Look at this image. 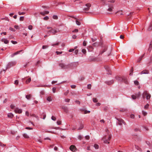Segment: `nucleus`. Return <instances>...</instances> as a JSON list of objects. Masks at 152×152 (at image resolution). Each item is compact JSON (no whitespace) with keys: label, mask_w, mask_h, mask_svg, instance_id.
Segmentation results:
<instances>
[{"label":"nucleus","mask_w":152,"mask_h":152,"mask_svg":"<svg viewBox=\"0 0 152 152\" xmlns=\"http://www.w3.org/2000/svg\"><path fill=\"white\" fill-rule=\"evenodd\" d=\"M85 137L86 139L87 140H88L90 138V137L88 135L86 136Z\"/></svg>","instance_id":"nucleus-54"},{"label":"nucleus","mask_w":152,"mask_h":152,"mask_svg":"<svg viewBox=\"0 0 152 152\" xmlns=\"http://www.w3.org/2000/svg\"><path fill=\"white\" fill-rule=\"evenodd\" d=\"M31 95L30 94L27 95L26 96V98L28 99H29L31 98Z\"/></svg>","instance_id":"nucleus-27"},{"label":"nucleus","mask_w":152,"mask_h":152,"mask_svg":"<svg viewBox=\"0 0 152 152\" xmlns=\"http://www.w3.org/2000/svg\"><path fill=\"white\" fill-rule=\"evenodd\" d=\"M25 14V12H18V14L19 15H24Z\"/></svg>","instance_id":"nucleus-33"},{"label":"nucleus","mask_w":152,"mask_h":152,"mask_svg":"<svg viewBox=\"0 0 152 152\" xmlns=\"http://www.w3.org/2000/svg\"><path fill=\"white\" fill-rule=\"evenodd\" d=\"M149 73V72L148 71L146 70H144L142 71L140 73V74L142 75V74H148Z\"/></svg>","instance_id":"nucleus-14"},{"label":"nucleus","mask_w":152,"mask_h":152,"mask_svg":"<svg viewBox=\"0 0 152 152\" xmlns=\"http://www.w3.org/2000/svg\"><path fill=\"white\" fill-rule=\"evenodd\" d=\"M134 83L136 85H138L139 84V82L137 80H135L134 82Z\"/></svg>","instance_id":"nucleus-40"},{"label":"nucleus","mask_w":152,"mask_h":152,"mask_svg":"<svg viewBox=\"0 0 152 152\" xmlns=\"http://www.w3.org/2000/svg\"><path fill=\"white\" fill-rule=\"evenodd\" d=\"M99 44L97 42H95L92 44V45L93 46L97 47L98 46Z\"/></svg>","instance_id":"nucleus-25"},{"label":"nucleus","mask_w":152,"mask_h":152,"mask_svg":"<svg viewBox=\"0 0 152 152\" xmlns=\"http://www.w3.org/2000/svg\"><path fill=\"white\" fill-rule=\"evenodd\" d=\"M86 6L87 7H86L84 9V10H89V8L91 7V4H90L88 3L86 4Z\"/></svg>","instance_id":"nucleus-13"},{"label":"nucleus","mask_w":152,"mask_h":152,"mask_svg":"<svg viewBox=\"0 0 152 152\" xmlns=\"http://www.w3.org/2000/svg\"><path fill=\"white\" fill-rule=\"evenodd\" d=\"M108 8L107 9V10L108 11L107 13L108 14H111L113 11V5L112 4H110L108 5Z\"/></svg>","instance_id":"nucleus-6"},{"label":"nucleus","mask_w":152,"mask_h":152,"mask_svg":"<svg viewBox=\"0 0 152 152\" xmlns=\"http://www.w3.org/2000/svg\"><path fill=\"white\" fill-rule=\"evenodd\" d=\"M53 18L55 19H57L58 18V16L56 15H54L53 16Z\"/></svg>","instance_id":"nucleus-35"},{"label":"nucleus","mask_w":152,"mask_h":152,"mask_svg":"<svg viewBox=\"0 0 152 152\" xmlns=\"http://www.w3.org/2000/svg\"><path fill=\"white\" fill-rule=\"evenodd\" d=\"M86 41H84L83 43V45L84 46H86Z\"/></svg>","instance_id":"nucleus-60"},{"label":"nucleus","mask_w":152,"mask_h":152,"mask_svg":"<svg viewBox=\"0 0 152 152\" xmlns=\"http://www.w3.org/2000/svg\"><path fill=\"white\" fill-rule=\"evenodd\" d=\"M118 13L120 15H123V13L122 11H118L117 12H116V13Z\"/></svg>","instance_id":"nucleus-31"},{"label":"nucleus","mask_w":152,"mask_h":152,"mask_svg":"<svg viewBox=\"0 0 152 152\" xmlns=\"http://www.w3.org/2000/svg\"><path fill=\"white\" fill-rule=\"evenodd\" d=\"M149 104H147L146 105L144 106V108L145 110H147L148 108Z\"/></svg>","instance_id":"nucleus-24"},{"label":"nucleus","mask_w":152,"mask_h":152,"mask_svg":"<svg viewBox=\"0 0 152 152\" xmlns=\"http://www.w3.org/2000/svg\"><path fill=\"white\" fill-rule=\"evenodd\" d=\"M77 138L79 139L80 140L82 138V137L81 135H79V136H78Z\"/></svg>","instance_id":"nucleus-64"},{"label":"nucleus","mask_w":152,"mask_h":152,"mask_svg":"<svg viewBox=\"0 0 152 152\" xmlns=\"http://www.w3.org/2000/svg\"><path fill=\"white\" fill-rule=\"evenodd\" d=\"M91 85L90 84H88L87 85V88H88L89 89H90L91 88Z\"/></svg>","instance_id":"nucleus-45"},{"label":"nucleus","mask_w":152,"mask_h":152,"mask_svg":"<svg viewBox=\"0 0 152 152\" xmlns=\"http://www.w3.org/2000/svg\"><path fill=\"white\" fill-rule=\"evenodd\" d=\"M16 62L15 61H11L6 66L5 69H3L4 71H5L7 68H9L12 66L16 64Z\"/></svg>","instance_id":"nucleus-3"},{"label":"nucleus","mask_w":152,"mask_h":152,"mask_svg":"<svg viewBox=\"0 0 152 152\" xmlns=\"http://www.w3.org/2000/svg\"><path fill=\"white\" fill-rule=\"evenodd\" d=\"M152 29V21L150 24V26L148 28V31H151Z\"/></svg>","instance_id":"nucleus-18"},{"label":"nucleus","mask_w":152,"mask_h":152,"mask_svg":"<svg viewBox=\"0 0 152 152\" xmlns=\"http://www.w3.org/2000/svg\"><path fill=\"white\" fill-rule=\"evenodd\" d=\"M132 98L133 99H136V96L134 95H132Z\"/></svg>","instance_id":"nucleus-42"},{"label":"nucleus","mask_w":152,"mask_h":152,"mask_svg":"<svg viewBox=\"0 0 152 152\" xmlns=\"http://www.w3.org/2000/svg\"><path fill=\"white\" fill-rule=\"evenodd\" d=\"M33 28V26L32 25H30L28 26V28L30 30H31Z\"/></svg>","instance_id":"nucleus-36"},{"label":"nucleus","mask_w":152,"mask_h":152,"mask_svg":"<svg viewBox=\"0 0 152 152\" xmlns=\"http://www.w3.org/2000/svg\"><path fill=\"white\" fill-rule=\"evenodd\" d=\"M49 13V12L48 11H45L43 12H40V13L41 15H45V14H48Z\"/></svg>","instance_id":"nucleus-15"},{"label":"nucleus","mask_w":152,"mask_h":152,"mask_svg":"<svg viewBox=\"0 0 152 152\" xmlns=\"http://www.w3.org/2000/svg\"><path fill=\"white\" fill-rule=\"evenodd\" d=\"M62 108L64 110V112H67L68 111L67 107L64 106L62 107Z\"/></svg>","instance_id":"nucleus-16"},{"label":"nucleus","mask_w":152,"mask_h":152,"mask_svg":"<svg viewBox=\"0 0 152 152\" xmlns=\"http://www.w3.org/2000/svg\"><path fill=\"white\" fill-rule=\"evenodd\" d=\"M93 101L94 103H96L98 102V100L96 98H93Z\"/></svg>","instance_id":"nucleus-30"},{"label":"nucleus","mask_w":152,"mask_h":152,"mask_svg":"<svg viewBox=\"0 0 152 152\" xmlns=\"http://www.w3.org/2000/svg\"><path fill=\"white\" fill-rule=\"evenodd\" d=\"M134 117H135V116L134 114H132L131 115H130V117L134 119Z\"/></svg>","instance_id":"nucleus-44"},{"label":"nucleus","mask_w":152,"mask_h":152,"mask_svg":"<svg viewBox=\"0 0 152 152\" xmlns=\"http://www.w3.org/2000/svg\"><path fill=\"white\" fill-rule=\"evenodd\" d=\"M140 92H139L138 93L136 94V98H139L140 96Z\"/></svg>","instance_id":"nucleus-43"},{"label":"nucleus","mask_w":152,"mask_h":152,"mask_svg":"<svg viewBox=\"0 0 152 152\" xmlns=\"http://www.w3.org/2000/svg\"><path fill=\"white\" fill-rule=\"evenodd\" d=\"M114 82V80H112L110 81H107L105 82V83L108 85H111L113 84Z\"/></svg>","instance_id":"nucleus-8"},{"label":"nucleus","mask_w":152,"mask_h":152,"mask_svg":"<svg viewBox=\"0 0 152 152\" xmlns=\"http://www.w3.org/2000/svg\"><path fill=\"white\" fill-rule=\"evenodd\" d=\"M59 44V43L58 42H56L54 44H51V45L52 46H54L55 45H58Z\"/></svg>","instance_id":"nucleus-34"},{"label":"nucleus","mask_w":152,"mask_h":152,"mask_svg":"<svg viewBox=\"0 0 152 152\" xmlns=\"http://www.w3.org/2000/svg\"><path fill=\"white\" fill-rule=\"evenodd\" d=\"M82 51L83 53H84V54H85L86 53V50L85 49H82Z\"/></svg>","instance_id":"nucleus-59"},{"label":"nucleus","mask_w":152,"mask_h":152,"mask_svg":"<svg viewBox=\"0 0 152 152\" xmlns=\"http://www.w3.org/2000/svg\"><path fill=\"white\" fill-rule=\"evenodd\" d=\"M59 30L56 28H51V29L49 30L47 32L48 33L52 34L53 35L55 34L56 33L58 32Z\"/></svg>","instance_id":"nucleus-5"},{"label":"nucleus","mask_w":152,"mask_h":152,"mask_svg":"<svg viewBox=\"0 0 152 152\" xmlns=\"http://www.w3.org/2000/svg\"><path fill=\"white\" fill-rule=\"evenodd\" d=\"M76 24L77 25L79 26L80 25V22H79V21H78V20H76Z\"/></svg>","instance_id":"nucleus-37"},{"label":"nucleus","mask_w":152,"mask_h":152,"mask_svg":"<svg viewBox=\"0 0 152 152\" xmlns=\"http://www.w3.org/2000/svg\"><path fill=\"white\" fill-rule=\"evenodd\" d=\"M56 53L57 55H60L62 53V52H59L58 51H56Z\"/></svg>","instance_id":"nucleus-39"},{"label":"nucleus","mask_w":152,"mask_h":152,"mask_svg":"<svg viewBox=\"0 0 152 152\" xmlns=\"http://www.w3.org/2000/svg\"><path fill=\"white\" fill-rule=\"evenodd\" d=\"M23 137H24L25 138H27L29 137L26 134L24 133L23 134Z\"/></svg>","instance_id":"nucleus-28"},{"label":"nucleus","mask_w":152,"mask_h":152,"mask_svg":"<svg viewBox=\"0 0 152 152\" xmlns=\"http://www.w3.org/2000/svg\"><path fill=\"white\" fill-rule=\"evenodd\" d=\"M10 107L11 109H13L15 107V106L13 104H12L10 105Z\"/></svg>","instance_id":"nucleus-61"},{"label":"nucleus","mask_w":152,"mask_h":152,"mask_svg":"<svg viewBox=\"0 0 152 152\" xmlns=\"http://www.w3.org/2000/svg\"><path fill=\"white\" fill-rule=\"evenodd\" d=\"M56 88H55V87L53 88L52 90H53V93H54L56 92Z\"/></svg>","instance_id":"nucleus-55"},{"label":"nucleus","mask_w":152,"mask_h":152,"mask_svg":"<svg viewBox=\"0 0 152 152\" xmlns=\"http://www.w3.org/2000/svg\"><path fill=\"white\" fill-rule=\"evenodd\" d=\"M75 148V145H71L70 146V147L69 148V149L72 151H74V149Z\"/></svg>","instance_id":"nucleus-17"},{"label":"nucleus","mask_w":152,"mask_h":152,"mask_svg":"<svg viewBox=\"0 0 152 152\" xmlns=\"http://www.w3.org/2000/svg\"><path fill=\"white\" fill-rule=\"evenodd\" d=\"M69 92V91L68 90H67L64 93V94L66 96L68 94Z\"/></svg>","instance_id":"nucleus-58"},{"label":"nucleus","mask_w":152,"mask_h":152,"mask_svg":"<svg viewBox=\"0 0 152 152\" xmlns=\"http://www.w3.org/2000/svg\"><path fill=\"white\" fill-rule=\"evenodd\" d=\"M18 80H16L15 81V83H14V84L16 85H18Z\"/></svg>","instance_id":"nucleus-46"},{"label":"nucleus","mask_w":152,"mask_h":152,"mask_svg":"<svg viewBox=\"0 0 152 152\" xmlns=\"http://www.w3.org/2000/svg\"><path fill=\"white\" fill-rule=\"evenodd\" d=\"M94 147L96 149H98L99 148V146L96 144H95L94 145Z\"/></svg>","instance_id":"nucleus-32"},{"label":"nucleus","mask_w":152,"mask_h":152,"mask_svg":"<svg viewBox=\"0 0 152 152\" xmlns=\"http://www.w3.org/2000/svg\"><path fill=\"white\" fill-rule=\"evenodd\" d=\"M11 42L14 44H16L17 43V42L16 41H14L13 40L11 41Z\"/></svg>","instance_id":"nucleus-57"},{"label":"nucleus","mask_w":152,"mask_h":152,"mask_svg":"<svg viewBox=\"0 0 152 152\" xmlns=\"http://www.w3.org/2000/svg\"><path fill=\"white\" fill-rule=\"evenodd\" d=\"M70 99H65V101L66 102H69Z\"/></svg>","instance_id":"nucleus-56"},{"label":"nucleus","mask_w":152,"mask_h":152,"mask_svg":"<svg viewBox=\"0 0 152 152\" xmlns=\"http://www.w3.org/2000/svg\"><path fill=\"white\" fill-rule=\"evenodd\" d=\"M90 112V111H87V110H85L84 111V114L88 113Z\"/></svg>","instance_id":"nucleus-48"},{"label":"nucleus","mask_w":152,"mask_h":152,"mask_svg":"<svg viewBox=\"0 0 152 152\" xmlns=\"http://www.w3.org/2000/svg\"><path fill=\"white\" fill-rule=\"evenodd\" d=\"M22 51V50H20V51H17V52H16L15 53V55H17L18 54H19V53L21 52V51Z\"/></svg>","instance_id":"nucleus-49"},{"label":"nucleus","mask_w":152,"mask_h":152,"mask_svg":"<svg viewBox=\"0 0 152 152\" xmlns=\"http://www.w3.org/2000/svg\"><path fill=\"white\" fill-rule=\"evenodd\" d=\"M9 29L10 30L13 31H15V30L12 27H10L9 28Z\"/></svg>","instance_id":"nucleus-63"},{"label":"nucleus","mask_w":152,"mask_h":152,"mask_svg":"<svg viewBox=\"0 0 152 152\" xmlns=\"http://www.w3.org/2000/svg\"><path fill=\"white\" fill-rule=\"evenodd\" d=\"M6 145V144H3L1 143V142H0V146L2 147H4Z\"/></svg>","instance_id":"nucleus-47"},{"label":"nucleus","mask_w":152,"mask_h":152,"mask_svg":"<svg viewBox=\"0 0 152 152\" xmlns=\"http://www.w3.org/2000/svg\"><path fill=\"white\" fill-rule=\"evenodd\" d=\"M8 116L10 118H12L13 117V115L12 113H9L8 114Z\"/></svg>","instance_id":"nucleus-22"},{"label":"nucleus","mask_w":152,"mask_h":152,"mask_svg":"<svg viewBox=\"0 0 152 152\" xmlns=\"http://www.w3.org/2000/svg\"><path fill=\"white\" fill-rule=\"evenodd\" d=\"M31 81V78H29L26 80V84H28V83H30Z\"/></svg>","instance_id":"nucleus-26"},{"label":"nucleus","mask_w":152,"mask_h":152,"mask_svg":"<svg viewBox=\"0 0 152 152\" xmlns=\"http://www.w3.org/2000/svg\"><path fill=\"white\" fill-rule=\"evenodd\" d=\"M24 17L23 16H21L20 18V20L21 21H22L24 19Z\"/></svg>","instance_id":"nucleus-41"},{"label":"nucleus","mask_w":152,"mask_h":152,"mask_svg":"<svg viewBox=\"0 0 152 152\" xmlns=\"http://www.w3.org/2000/svg\"><path fill=\"white\" fill-rule=\"evenodd\" d=\"M51 119L52 120L55 121L56 120V118L55 117H54V116H52L51 117Z\"/></svg>","instance_id":"nucleus-50"},{"label":"nucleus","mask_w":152,"mask_h":152,"mask_svg":"<svg viewBox=\"0 0 152 152\" xmlns=\"http://www.w3.org/2000/svg\"><path fill=\"white\" fill-rule=\"evenodd\" d=\"M71 87L72 88H75L76 87V86L75 85H72L71 86Z\"/></svg>","instance_id":"nucleus-62"},{"label":"nucleus","mask_w":152,"mask_h":152,"mask_svg":"<svg viewBox=\"0 0 152 152\" xmlns=\"http://www.w3.org/2000/svg\"><path fill=\"white\" fill-rule=\"evenodd\" d=\"M104 68L107 72H108V74H110V70L109 67L108 66H105Z\"/></svg>","instance_id":"nucleus-10"},{"label":"nucleus","mask_w":152,"mask_h":152,"mask_svg":"<svg viewBox=\"0 0 152 152\" xmlns=\"http://www.w3.org/2000/svg\"><path fill=\"white\" fill-rule=\"evenodd\" d=\"M142 114L144 116H145L147 114V112L144 111H142Z\"/></svg>","instance_id":"nucleus-38"},{"label":"nucleus","mask_w":152,"mask_h":152,"mask_svg":"<svg viewBox=\"0 0 152 152\" xmlns=\"http://www.w3.org/2000/svg\"><path fill=\"white\" fill-rule=\"evenodd\" d=\"M44 20H47L49 19V17L48 16H46L43 18Z\"/></svg>","instance_id":"nucleus-51"},{"label":"nucleus","mask_w":152,"mask_h":152,"mask_svg":"<svg viewBox=\"0 0 152 152\" xmlns=\"http://www.w3.org/2000/svg\"><path fill=\"white\" fill-rule=\"evenodd\" d=\"M15 111L16 113H20L22 112V110L18 108H16L15 110Z\"/></svg>","instance_id":"nucleus-12"},{"label":"nucleus","mask_w":152,"mask_h":152,"mask_svg":"<svg viewBox=\"0 0 152 152\" xmlns=\"http://www.w3.org/2000/svg\"><path fill=\"white\" fill-rule=\"evenodd\" d=\"M47 100L48 102H51L52 101V99L51 96H49L47 97Z\"/></svg>","instance_id":"nucleus-21"},{"label":"nucleus","mask_w":152,"mask_h":152,"mask_svg":"<svg viewBox=\"0 0 152 152\" xmlns=\"http://www.w3.org/2000/svg\"><path fill=\"white\" fill-rule=\"evenodd\" d=\"M144 54L142 56L138 59L137 61V62H140V61L142 60V58L144 56Z\"/></svg>","instance_id":"nucleus-29"},{"label":"nucleus","mask_w":152,"mask_h":152,"mask_svg":"<svg viewBox=\"0 0 152 152\" xmlns=\"http://www.w3.org/2000/svg\"><path fill=\"white\" fill-rule=\"evenodd\" d=\"M84 127V125L83 124H81L80 127L78 128V130H80L82 129Z\"/></svg>","instance_id":"nucleus-23"},{"label":"nucleus","mask_w":152,"mask_h":152,"mask_svg":"<svg viewBox=\"0 0 152 152\" xmlns=\"http://www.w3.org/2000/svg\"><path fill=\"white\" fill-rule=\"evenodd\" d=\"M142 95L143 98H144L145 97L146 99L147 100H150L151 96V95L146 91H144Z\"/></svg>","instance_id":"nucleus-2"},{"label":"nucleus","mask_w":152,"mask_h":152,"mask_svg":"<svg viewBox=\"0 0 152 152\" xmlns=\"http://www.w3.org/2000/svg\"><path fill=\"white\" fill-rule=\"evenodd\" d=\"M111 137L110 136H104L102 139V140L105 143H109V141L110 140Z\"/></svg>","instance_id":"nucleus-4"},{"label":"nucleus","mask_w":152,"mask_h":152,"mask_svg":"<svg viewBox=\"0 0 152 152\" xmlns=\"http://www.w3.org/2000/svg\"><path fill=\"white\" fill-rule=\"evenodd\" d=\"M59 66L60 67H61L62 68H64L65 69L66 68V66L65 65H64V64H59Z\"/></svg>","instance_id":"nucleus-20"},{"label":"nucleus","mask_w":152,"mask_h":152,"mask_svg":"<svg viewBox=\"0 0 152 152\" xmlns=\"http://www.w3.org/2000/svg\"><path fill=\"white\" fill-rule=\"evenodd\" d=\"M78 31V30L77 29H75L73 31H72V32H73V33H75V32H77Z\"/></svg>","instance_id":"nucleus-52"},{"label":"nucleus","mask_w":152,"mask_h":152,"mask_svg":"<svg viewBox=\"0 0 152 152\" xmlns=\"http://www.w3.org/2000/svg\"><path fill=\"white\" fill-rule=\"evenodd\" d=\"M135 147L136 149L137 150L140 151H142V149L140 148L138 146L136 145H135Z\"/></svg>","instance_id":"nucleus-19"},{"label":"nucleus","mask_w":152,"mask_h":152,"mask_svg":"<svg viewBox=\"0 0 152 152\" xmlns=\"http://www.w3.org/2000/svg\"><path fill=\"white\" fill-rule=\"evenodd\" d=\"M48 48V46L46 45H43L42 47V49H45Z\"/></svg>","instance_id":"nucleus-53"},{"label":"nucleus","mask_w":152,"mask_h":152,"mask_svg":"<svg viewBox=\"0 0 152 152\" xmlns=\"http://www.w3.org/2000/svg\"><path fill=\"white\" fill-rule=\"evenodd\" d=\"M117 120L118 121V122H117L120 125H122L123 124H125V123L124 121L121 119L117 118Z\"/></svg>","instance_id":"nucleus-7"},{"label":"nucleus","mask_w":152,"mask_h":152,"mask_svg":"<svg viewBox=\"0 0 152 152\" xmlns=\"http://www.w3.org/2000/svg\"><path fill=\"white\" fill-rule=\"evenodd\" d=\"M107 49V47L106 46H104L102 48V50L100 52V54H102L106 51Z\"/></svg>","instance_id":"nucleus-9"},{"label":"nucleus","mask_w":152,"mask_h":152,"mask_svg":"<svg viewBox=\"0 0 152 152\" xmlns=\"http://www.w3.org/2000/svg\"><path fill=\"white\" fill-rule=\"evenodd\" d=\"M115 79L118 81L121 82L123 81L126 84L128 83V82L127 80L126 77L123 76L121 77L119 76H117L115 77Z\"/></svg>","instance_id":"nucleus-1"},{"label":"nucleus","mask_w":152,"mask_h":152,"mask_svg":"<svg viewBox=\"0 0 152 152\" xmlns=\"http://www.w3.org/2000/svg\"><path fill=\"white\" fill-rule=\"evenodd\" d=\"M1 41L2 42H4V43L5 44H7L9 43V41L7 40L6 39L3 38L1 40Z\"/></svg>","instance_id":"nucleus-11"}]
</instances>
